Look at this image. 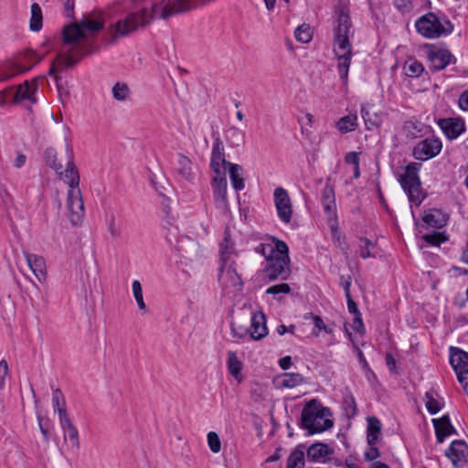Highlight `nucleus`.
I'll return each mask as SVG.
<instances>
[{
    "label": "nucleus",
    "instance_id": "1",
    "mask_svg": "<svg viewBox=\"0 0 468 468\" xmlns=\"http://www.w3.org/2000/svg\"><path fill=\"white\" fill-rule=\"evenodd\" d=\"M336 26L333 28L334 52L338 61L337 70L343 84H347L348 72L353 58L350 37L353 36L350 9L347 5L340 3L335 10Z\"/></svg>",
    "mask_w": 468,
    "mask_h": 468
},
{
    "label": "nucleus",
    "instance_id": "2",
    "mask_svg": "<svg viewBox=\"0 0 468 468\" xmlns=\"http://www.w3.org/2000/svg\"><path fill=\"white\" fill-rule=\"evenodd\" d=\"M66 154L68 157L67 167L65 171L62 170V175L59 176L69 185L67 207L69 212L70 222L72 225L77 226L82 222L84 218V204L79 188V171L74 164L73 150L69 144L66 145Z\"/></svg>",
    "mask_w": 468,
    "mask_h": 468
},
{
    "label": "nucleus",
    "instance_id": "3",
    "mask_svg": "<svg viewBox=\"0 0 468 468\" xmlns=\"http://www.w3.org/2000/svg\"><path fill=\"white\" fill-rule=\"evenodd\" d=\"M103 28V23L98 20L84 19L80 24L66 25L62 31V41L65 45H72L71 48L80 58L91 53V47L86 39L85 30L91 34Z\"/></svg>",
    "mask_w": 468,
    "mask_h": 468
},
{
    "label": "nucleus",
    "instance_id": "4",
    "mask_svg": "<svg viewBox=\"0 0 468 468\" xmlns=\"http://www.w3.org/2000/svg\"><path fill=\"white\" fill-rule=\"evenodd\" d=\"M331 415L329 408L324 407L318 399H313L304 404L298 426L305 430L308 436L321 433L334 426V421L325 418Z\"/></svg>",
    "mask_w": 468,
    "mask_h": 468
},
{
    "label": "nucleus",
    "instance_id": "5",
    "mask_svg": "<svg viewBox=\"0 0 468 468\" xmlns=\"http://www.w3.org/2000/svg\"><path fill=\"white\" fill-rule=\"evenodd\" d=\"M271 240L276 241L277 253L264 261L262 268L263 279L267 282L287 281L292 273L289 247L285 241L276 237L272 236Z\"/></svg>",
    "mask_w": 468,
    "mask_h": 468
},
{
    "label": "nucleus",
    "instance_id": "6",
    "mask_svg": "<svg viewBox=\"0 0 468 468\" xmlns=\"http://www.w3.org/2000/svg\"><path fill=\"white\" fill-rule=\"evenodd\" d=\"M415 28L423 37L436 39L451 35L454 25L446 16L441 17L433 12H428L416 20Z\"/></svg>",
    "mask_w": 468,
    "mask_h": 468
},
{
    "label": "nucleus",
    "instance_id": "7",
    "mask_svg": "<svg viewBox=\"0 0 468 468\" xmlns=\"http://www.w3.org/2000/svg\"><path fill=\"white\" fill-rule=\"evenodd\" d=\"M426 48L429 69L432 72L442 70L448 65L456 62V58L448 48H439L433 44H427Z\"/></svg>",
    "mask_w": 468,
    "mask_h": 468
},
{
    "label": "nucleus",
    "instance_id": "8",
    "mask_svg": "<svg viewBox=\"0 0 468 468\" xmlns=\"http://www.w3.org/2000/svg\"><path fill=\"white\" fill-rule=\"evenodd\" d=\"M442 149L439 137L431 136L420 141L412 150V156L420 161H427L437 156Z\"/></svg>",
    "mask_w": 468,
    "mask_h": 468
},
{
    "label": "nucleus",
    "instance_id": "9",
    "mask_svg": "<svg viewBox=\"0 0 468 468\" xmlns=\"http://www.w3.org/2000/svg\"><path fill=\"white\" fill-rule=\"evenodd\" d=\"M211 188L216 208L223 212L228 211L229 207L227 192L228 181L224 173L213 176L211 180Z\"/></svg>",
    "mask_w": 468,
    "mask_h": 468
},
{
    "label": "nucleus",
    "instance_id": "10",
    "mask_svg": "<svg viewBox=\"0 0 468 468\" xmlns=\"http://www.w3.org/2000/svg\"><path fill=\"white\" fill-rule=\"evenodd\" d=\"M445 137L453 141L457 139L461 134L466 131V125L463 118L458 117H448L440 118L436 122Z\"/></svg>",
    "mask_w": 468,
    "mask_h": 468
},
{
    "label": "nucleus",
    "instance_id": "11",
    "mask_svg": "<svg viewBox=\"0 0 468 468\" xmlns=\"http://www.w3.org/2000/svg\"><path fill=\"white\" fill-rule=\"evenodd\" d=\"M273 197L280 220L286 224L291 222L292 208L288 192L282 187H277L274 190Z\"/></svg>",
    "mask_w": 468,
    "mask_h": 468
},
{
    "label": "nucleus",
    "instance_id": "12",
    "mask_svg": "<svg viewBox=\"0 0 468 468\" xmlns=\"http://www.w3.org/2000/svg\"><path fill=\"white\" fill-rule=\"evenodd\" d=\"M452 465L456 468L463 467L468 463V445L463 440H454L445 451Z\"/></svg>",
    "mask_w": 468,
    "mask_h": 468
},
{
    "label": "nucleus",
    "instance_id": "13",
    "mask_svg": "<svg viewBox=\"0 0 468 468\" xmlns=\"http://www.w3.org/2000/svg\"><path fill=\"white\" fill-rule=\"evenodd\" d=\"M230 162L226 160L225 157V149L222 140L219 136L214 138L211 158H210V167L212 171L216 175H221L222 170H225L229 166Z\"/></svg>",
    "mask_w": 468,
    "mask_h": 468
},
{
    "label": "nucleus",
    "instance_id": "14",
    "mask_svg": "<svg viewBox=\"0 0 468 468\" xmlns=\"http://www.w3.org/2000/svg\"><path fill=\"white\" fill-rule=\"evenodd\" d=\"M321 202L327 220L337 218L335 187L331 184L330 178L326 180L325 186L322 190Z\"/></svg>",
    "mask_w": 468,
    "mask_h": 468
},
{
    "label": "nucleus",
    "instance_id": "15",
    "mask_svg": "<svg viewBox=\"0 0 468 468\" xmlns=\"http://www.w3.org/2000/svg\"><path fill=\"white\" fill-rule=\"evenodd\" d=\"M58 420L64 433V440L66 441L67 436H69L71 447L78 449L80 447L79 431L72 423L67 409H60L58 410Z\"/></svg>",
    "mask_w": 468,
    "mask_h": 468
},
{
    "label": "nucleus",
    "instance_id": "16",
    "mask_svg": "<svg viewBox=\"0 0 468 468\" xmlns=\"http://www.w3.org/2000/svg\"><path fill=\"white\" fill-rule=\"evenodd\" d=\"M42 78L43 77L35 78L31 82L26 80L18 85L14 96V102L19 103L23 101H29L31 103L35 104L37 102V99L34 94L38 89V79Z\"/></svg>",
    "mask_w": 468,
    "mask_h": 468
},
{
    "label": "nucleus",
    "instance_id": "17",
    "mask_svg": "<svg viewBox=\"0 0 468 468\" xmlns=\"http://www.w3.org/2000/svg\"><path fill=\"white\" fill-rule=\"evenodd\" d=\"M81 58L78 56L72 49L67 53H58L56 59L51 63V67L48 71V75L53 76L58 70H63L67 68H72L75 66Z\"/></svg>",
    "mask_w": 468,
    "mask_h": 468
},
{
    "label": "nucleus",
    "instance_id": "18",
    "mask_svg": "<svg viewBox=\"0 0 468 468\" xmlns=\"http://www.w3.org/2000/svg\"><path fill=\"white\" fill-rule=\"evenodd\" d=\"M249 335L253 340H261L268 335L266 316L262 312L254 313L250 319V329Z\"/></svg>",
    "mask_w": 468,
    "mask_h": 468
},
{
    "label": "nucleus",
    "instance_id": "19",
    "mask_svg": "<svg viewBox=\"0 0 468 468\" xmlns=\"http://www.w3.org/2000/svg\"><path fill=\"white\" fill-rule=\"evenodd\" d=\"M450 364L456 375L468 371V352L459 348L450 347Z\"/></svg>",
    "mask_w": 468,
    "mask_h": 468
},
{
    "label": "nucleus",
    "instance_id": "20",
    "mask_svg": "<svg viewBox=\"0 0 468 468\" xmlns=\"http://www.w3.org/2000/svg\"><path fill=\"white\" fill-rule=\"evenodd\" d=\"M422 165L417 162H410L405 166V173L399 176V182L401 186L411 185V186H421L419 172Z\"/></svg>",
    "mask_w": 468,
    "mask_h": 468
},
{
    "label": "nucleus",
    "instance_id": "21",
    "mask_svg": "<svg viewBox=\"0 0 468 468\" xmlns=\"http://www.w3.org/2000/svg\"><path fill=\"white\" fill-rule=\"evenodd\" d=\"M449 219V216L438 208H430L424 211L422 221L428 228L441 229Z\"/></svg>",
    "mask_w": 468,
    "mask_h": 468
},
{
    "label": "nucleus",
    "instance_id": "22",
    "mask_svg": "<svg viewBox=\"0 0 468 468\" xmlns=\"http://www.w3.org/2000/svg\"><path fill=\"white\" fill-rule=\"evenodd\" d=\"M41 59H42V58L37 59L36 61V64L38 63ZM34 65H35V63L28 67H25L19 63H15V62L7 63L6 65H4L0 69V78L3 80H11L19 74H23V73L29 71L33 68Z\"/></svg>",
    "mask_w": 468,
    "mask_h": 468
},
{
    "label": "nucleus",
    "instance_id": "23",
    "mask_svg": "<svg viewBox=\"0 0 468 468\" xmlns=\"http://www.w3.org/2000/svg\"><path fill=\"white\" fill-rule=\"evenodd\" d=\"M25 257L27 262L28 267L36 275L39 282H42L46 279V271H45V261L41 256H37L32 253H25Z\"/></svg>",
    "mask_w": 468,
    "mask_h": 468
},
{
    "label": "nucleus",
    "instance_id": "24",
    "mask_svg": "<svg viewBox=\"0 0 468 468\" xmlns=\"http://www.w3.org/2000/svg\"><path fill=\"white\" fill-rule=\"evenodd\" d=\"M331 230L332 239L335 243L340 248L342 253L348 257L349 244L346 241L345 237L342 236L338 227V217L335 219L327 220Z\"/></svg>",
    "mask_w": 468,
    "mask_h": 468
},
{
    "label": "nucleus",
    "instance_id": "25",
    "mask_svg": "<svg viewBox=\"0 0 468 468\" xmlns=\"http://www.w3.org/2000/svg\"><path fill=\"white\" fill-rule=\"evenodd\" d=\"M367 441L368 445L377 444L381 435L382 424L380 420L375 417L370 416L367 418Z\"/></svg>",
    "mask_w": 468,
    "mask_h": 468
},
{
    "label": "nucleus",
    "instance_id": "26",
    "mask_svg": "<svg viewBox=\"0 0 468 468\" xmlns=\"http://www.w3.org/2000/svg\"><path fill=\"white\" fill-rule=\"evenodd\" d=\"M334 451L326 443L314 442L307 449V459L319 462L321 458L333 454Z\"/></svg>",
    "mask_w": 468,
    "mask_h": 468
},
{
    "label": "nucleus",
    "instance_id": "27",
    "mask_svg": "<svg viewBox=\"0 0 468 468\" xmlns=\"http://www.w3.org/2000/svg\"><path fill=\"white\" fill-rule=\"evenodd\" d=\"M361 117L365 122L367 130L379 128L382 124V112L371 113L366 105L362 104L360 109Z\"/></svg>",
    "mask_w": 468,
    "mask_h": 468
},
{
    "label": "nucleus",
    "instance_id": "28",
    "mask_svg": "<svg viewBox=\"0 0 468 468\" xmlns=\"http://www.w3.org/2000/svg\"><path fill=\"white\" fill-rule=\"evenodd\" d=\"M229 174L232 187L236 191H240L245 187V180L243 177V168L238 164H229Z\"/></svg>",
    "mask_w": 468,
    "mask_h": 468
},
{
    "label": "nucleus",
    "instance_id": "29",
    "mask_svg": "<svg viewBox=\"0 0 468 468\" xmlns=\"http://www.w3.org/2000/svg\"><path fill=\"white\" fill-rule=\"evenodd\" d=\"M432 422L435 430L437 442L441 443L446 438V436H443V434H446L447 431L452 428L450 416L449 414H445L440 419H433Z\"/></svg>",
    "mask_w": 468,
    "mask_h": 468
},
{
    "label": "nucleus",
    "instance_id": "30",
    "mask_svg": "<svg viewBox=\"0 0 468 468\" xmlns=\"http://www.w3.org/2000/svg\"><path fill=\"white\" fill-rule=\"evenodd\" d=\"M358 126L356 113H350L348 115L341 117L335 122V128L341 133H347L355 131Z\"/></svg>",
    "mask_w": 468,
    "mask_h": 468
},
{
    "label": "nucleus",
    "instance_id": "31",
    "mask_svg": "<svg viewBox=\"0 0 468 468\" xmlns=\"http://www.w3.org/2000/svg\"><path fill=\"white\" fill-rule=\"evenodd\" d=\"M304 445H297L287 459L286 468H304Z\"/></svg>",
    "mask_w": 468,
    "mask_h": 468
},
{
    "label": "nucleus",
    "instance_id": "32",
    "mask_svg": "<svg viewBox=\"0 0 468 468\" xmlns=\"http://www.w3.org/2000/svg\"><path fill=\"white\" fill-rule=\"evenodd\" d=\"M228 369L229 374L237 379L239 382L242 380L241 369L242 363L239 360L236 352L229 351L228 352Z\"/></svg>",
    "mask_w": 468,
    "mask_h": 468
},
{
    "label": "nucleus",
    "instance_id": "33",
    "mask_svg": "<svg viewBox=\"0 0 468 468\" xmlns=\"http://www.w3.org/2000/svg\"><path fill=\"white\" fill-rule=\"evenodd\" d=\"M424 71L425 69L422 63L414 58H409L403 65V72L408 78H418Z\"/></svg>",
    "mask_w": 468,
    "mask_h": 468
},
{
    "label": "nucleus",
    "instance_id": "34",
    "mask_svg": "<svg viewBox=\"0 0 468 468\" xmlns=\"http://www.w3.org/2000/svg\"><path fill=\"white\" fill-rule=\"evenodd\" d=\"M43 27V15L40 5L33 3L30 8L29 28L33 32H38Z\"/></svg>",
    "mask_w": 468,
    "mask_h": 468
},
{
    "label": "nucleus",
    "instance_id": "35",
    "mask_svg": "<svg viewBox=\"0 0 468 468\" xmlns=\"http://www.w3.org/2000/svg\"><path fill=\"white\" fill-rule=\"evenodd\" d=\"M177 171L179 175L188 181L194 179V175L191 168V161L183 154H177Z\"/></svg>",
    "mask_w": 468,
    "mask_h": 468
},
{
    "label": "nucleus",
    "instance_id": "36",
    "mask_svg": "<svg viewBox=\"0 0 468 468\" xmlns=\"http://www.w3.org/2000/svg\"><path fill=\"white\" fill-rule=\"evenodd\" d=\"M281 387L293 388L303 383H306L305 378L300 373H284L281 377Z\"/></svg>",
    "mask_w": 468,
    "mask_h": 468
},
{
    "label": "nucleus",
    "instance_id": "37",
    "mask_svg": "<svg viewBox=\"0 0 468 468\" xmlns=\"http://www.w3.org/2000/svg\"><path fill=\"white\" fill-rule=\"evenodd\" d=\"M295 39L303 44H308L313 39V30L309 24L303 23L294 30Z\"/></svg>",
    "mask_w": 468,
    "mask_h": 468
},
{
    "label": "nucleus",
    "instance_id": "38",
    "mask_svg": "<svg viewBox=\"0 0 468 468\" xmlns=\"http://www.w3.org/2000/svg\"><path fill=\"white\" fill-rule=\"evenodd\" d=\"M408 196L409 201L419 207L426 197L422 193L421 186H411V185L401 186Z\"/></svg>",
    "mask_w": 468,
    "mask_h": 468
},
{
    "label": "nucleus",
    "instance_id": "39",
    "mask_svg": "<svg viewBox=\"0 0 468 468\" xmlns=\"http://www.w3.org/2000/svg\"><path fill=\"white\" fill-rule=\"evenodd\" d=\"M47 165L54 169L57 174L62 175V165L58 162L57 151L53 147H48L44 152Z\"/></svg>",
    "mask_w": 468,
    "mask_h": 468
},
{
    "label": "nucleus",
    "instance_id": "40",
    "mask_svg": "<svg viewBox=\"0 0 468 468\" xmlns=\"http://www.w3.org/2000/svg\"><path fill=\"white\" fill-rule=\"evenodd\" d=\"M343 410L347 419L354 418L357 413L356 402L350 391L343 399Z\"/></svg>",
    "mask_w": 468,
    "mask_h": 468
},
{
    "label": "nucleus",
    "instance_id": "41",
    "mask_svg": "<svg viewBox=\"0 0 468 468\" xmlns=\"http://www.w3.org/2000/svg\"><path fill=\"white\" fill-rule=\"evenodd\" d=\"M37 419L43 439L46 442H48L51 438L50 431L54 427L53 421L48 417H43L40 414H37Z\"/></svg>",
    "mask_w": 468,
    "mask_h": 468
},
{
    "label": "nucleus",
    "instance_id": "42",
    "mask_svg": "<svg viewBox=\"0 0 468 468\" xmlns=\"http://www.w3.org/2000/svg\"><path fill=\"white\" fill-rule=\"evenodd\" d=\"M436 392L431 389L425 393V405L428 412L431 415L437 414L441 410V404L434 398Z\"/></svg>",
    "mask_w": 468,
    "mask_h": 468
},
{
    "label": "nucleus",
    "instance_id": "43",
    "mask_svg": "<svg viewBox=\"0 0 468 468\" xmlns=\"http://www.w3.org/2000/svg\"><path fill=\"white\" fill-rule=\"evenodd\" d=\"M423 240L432 246H440L441 243L448 240L445 232L432 231L427 233L422 237Z\"/></svg>",
    "mask_w": 468,
    "mask_h": 468
},
{
    "label": "nucleus",
    "instance_id": "44",
    "mask_svg": "<svg viewBox=\"0 0 468 468\" xmlns=\"http://www.w3.org/2000/svg\"><path fill=\"white\" fill-rule=\"evenodd\" d=\"M227 276L229 277V280L234 288H236L238 291L242 290L243 282L240 275L237 272L234 262L229 266L227 270Z\"/></svg>",
    "mask_w": 468,
    "mask_h": 468
},
{
    "label": "nucleus",
    "instance_id": "45",
    "mask_svg": "<svg viewBox=\"0 0 468 468\" xmlns=\"http://www.w3.org/2000/svg\"><path fill=\"white\" fill-rule=\"evenodd\" d=\"M129 87L126 83L117 82L112 87V96L116 101H123L129 95Z\"/></svg>",
    "mask_w": 468,
    "mask_h": 468
},
{
    "label": "nucleus",
    "instance_id": "46",
    "mask_svg": "<svg viewBox=\"0 0 468 468\" xmlns=\"http://www.w3.org/2000/svg\"><path fill=\"white\" fill-rule=\"evenodd\" d=\"M273 244L261 243L255 248V251L262 255L265 261L271 256L275 255L276 252V241H272Z\"/></svg>",
    "mask_w": 468,
    "mask_h": 468
},
{
    "label": "nucleus",
    "instance_id": "47",
    "mask_svg": "<svg viewBox=\"0 0 468 468\" xmlns=\"http://www.w3.org/2000/svg\"><path fill=\"white\" fill-rule=\"evenodd\" d=\"M133 293L139 309L145 310L146 305L143 297V289L139 281L135 280L132 283Z\"/></svg>",
    "mask_w": 468,
    "mask_h": 468
},
{
    "label": "nucleus",
    "instance_id": "48",
    "mask_svg": "<svg viewBox=\"0 0 468 468\" xmlns=\"http://www.w3.org/2000/svg\"><path fill=\"white\" fill-rule=\"evenodd\" d=\"M52 406L55 411L60 409H66V401L62 391L59 388H53L52 391Z\"/></svg>",
    "mask_w": 468,
    "mask_h": 468
},
{
    "label": "nucleus",
    "instance_id": "49",
    "mask_svg": "<svg viewBox=\"0 0 468 468\" xmlns=\"http://www.w3.org/2000/svg\"><path fill=\"white\" fill-rule=\"evenodd\" d=\"M207 443L212 452L218 453L221 450V441L219 436L215 431H209L207 433Z\"/></svg>",
    "mask_w": 468,
    "mask_h": 468
},
{
    "label": "nucleus",
    "instance_id": "50",
    "mask_svg": "<svg viewBox=\"0 0 468 468\" xmlns=\"http://www.w3.org/2000/svg\"><path fill=\"white\" fill-rule=\"evenodd\" d=\"M291 292V287L288 283H279L269 287L266 290L267 294L278 295L280 293L289 294Z\"/></svg>",
    "mask_w": 468,
    "mask_h": 468
},
{
    "label": "nucleus",
    "instance_id": "51",
    "mask_svg": "<svg viewBox=\"0 0 468 468\" xmlns=\"http://www.w3.org/2000/svg\"><path fill=\"white\" fill-rule=\"evenodd\" d=\"M359 240L362 243H364V245H362L360 247V251H359L360 257L363 259L370 258L372 256L370 250L375 247V244L369 239H367L366 237H361L359 239Z\"/></svg>",
    "mask_w": 468,
    "mask_h": 468
},
{
    "label": "nucleus",
    "instance_id": "52",
    "mask_svg": "<svg viewBox=\"0 0 468 468\" xmlns=\"http://www.w3.org/2000/svg\"><path fill=\"white\" fill-rule=\"evenodd\" d=\"M393 5L402 14L410 13L414 7L411 0H393Z\"/></svg>",
    "mask_w": 468,
    "mask_h": 468
},
{
    "label": "nucleus",
    "instance_id": "53",
    "mask_svg": "<svg viewBox=\"0 0 468 468\" xmlns=\"http://www.w3.org/2000/svg\"><path fill=\"white\" fill-rule=\"evenodd\" d=\"M356 348L357 350V358H358L359 364L361 365L362 369L367 373V376H369V375L374 376L375 374H374L373 370L370 368L369 364L367 363L364 353L357 346H356Z\"/></svg>",
    "mask_w": 468,
    "mask_h": 468
},
{
    "label": "nucleus",
    "instance_id": "54",
    "mask_svg": "<svg viewBox=\"0 0 468 468\" xmlns=\"http://www.w3.org/2000/svg\"><path fill=\"white\" fill-rule=\"evenodd\" d=\"M231 334L234 337L242 339L249 335V329L243 326H236L234 323L230 324Z\"/></svg>",
    "mask_w": 468,
    "mask_h": 468
},
{
    "label": "nucleus",
    "instance_id": "55",
    "mask_svg": "<svg viewBox=\"0 0 468 468\" xmlns=\"http://www.w3.org/2000/svg\"><path fill=\"white\" fill-rule=\"evenodd\" d=\"M352 284V276L351 275H341L339 278V285L344 289L345 295H351L350 287Z\"/></svg>",
    "mask_w": 468,
    "mask_h": 468
},
{
    "label": "nucleus",
    "instance_id": "56",
    "mask_svg": "<svg viewBox=\"0 0 468 468\" xmlns=\"http://www.w3.org/2000/svg\"><path fill=\"white\" fill-rule=\"evenodd\" d=\"M369 450L365 452V460L367 462H372L378 459L380 456V452L376 444L369 445Z\"/></svg>",
    "mask_w": 468,
    "mask_h": 468
},
{
    "label": "nucleus",
    "instance_id": "57",
    "mask_svg": "<svg viewBox=\"0 0 468 468\" xmlns=\"http://www.w3.org/2000/svg\"><path fill=\"white\" fill-rule=\"evenodd\" d=\"M227 136L228 137H232L236 140V144L239 145V142H242L243 141V134H242V132L236 128V127H230L228 131H227Z\"/></svg>",
    "mask_w": 468,
    "mask_h": 468
},
{
    "label": "nucleus",
    "instance_id": "58",
    "mask_svg": "<svg viewBox=\"0 0 468 468\" xmlns=\"http://www.w3.org/2000/svg\"><path fill=\"white\" fill-rule=\"evenodd\" d=\"M385 360L388 370L393 374H398L399 371L397 370L396 367V359L394 358L393 355L390 352H388L386 354Z\"/></svg>",
    "mask_w": 468,
    "mask_h": 468
},
{
    "label": "nucleus",
    "instance_id": "59",
    "mask_svg": "<svg viewBox=\"0 0 468 468\" xmlns=\"http://www.w3.org/2000/svg\"><path fill=\"white\" fill-rule=\"evenodd\" d=\"M8 374V364L5 360L0 361V389L5 387V378Z\"/></svg>",
    "mask_w": 468,
    "mask_h": 468
},
{
    "label": "nucleus",
    "instance_id": "60",
    "mask_svg": "<svg viewBox=\"0 0 468 468\" xmlns=\"http://www.w3.org/2000/svg\"><path fill=\"white\" fill-rule=\"evenodd\" d=\"M354 329L358 333L363 335L365 333V325L362 320V314H357L354 316L353 319Z\"/></svg>",
    "mask_w": 468,
    "mask_h": 468
},
{
    "label": "nucleus",
    "instance_id": "61",
    "mask_svg": "<svg viewBox=\"0 0 468 468\" xmlns=\"http://www.w3.org/2000/svg\"><path fill=\"white\" fill-rule=\"evenodd\" d=\"M346 303H347V309L350 314H353L354 315L360 314V311L358 310L356 303L353 300L351 295L346 296Z\"/></svg>",
    "mask_w": 468,
    "mask_h": 468
},
{
    "label": "nucleus",
    "instance_id": "62",
    "mask_svg": "<svg viewBox=\"0 0 468 468\" xmlns=\"http://www.w3.org/2000/svg\"><path fill=\"white\" fill-rule=\"evenodd\" d=\"M64 4V16L72 17L74 11V0H62Z\"/></svg>",
    "mask_w": 468,
    "mask_h": 468
},
{
    "label": "nucleus",
    "instance_id": "63",
    "mask_svg": "<svg viewBox=\"0 0 468 468\" xmlns=\"http://www.w3.org/2000/svg\"><path fill=\"white\" fill-rule=\"evenodd\" d=\"M458 381L463 386L464 393L468 396V371L465 373L462 372V375H456Z\"/></svg>",
    "mask_w": 468,
    "mask_h": 468
},
{
    "label": "nucleus",
    "instance_id": "64",
    "mask_svg": "<svg viewBox=\"0 0 468 468\" xmlns=\"http://www.w3.org/2000/svg\"><path fill=\"white\" fill-rule=\"evenodd\" d=\"M458 103L461 110L468 111V90L460 95Z\"/></svg>",
    "mask_w": 468,
    "mask_h": 468
}]
</instances>
